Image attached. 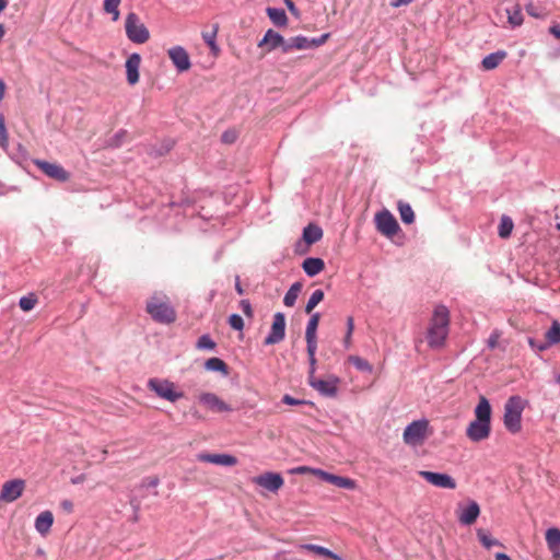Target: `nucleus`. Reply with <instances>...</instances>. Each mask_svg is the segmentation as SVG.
Here are the masks:
<instances>
[{"mask_svg":"<svg viewBox=\"0 0 560 560\" xmlns=\"http://www.w3.org/2000/svg\"><path fill=\"white\" fill-rule=\"evenodd\" d=\"M450 329V312L446 306L434 307L432 317L427 329L428 345L432 349L443 347Z\"/></svg>","mask_w":560,"mask_h":560,"instance_id":"f03ea898","label":"nucleus"},{"mask_svg":"<svg viewBox=\"0 0 560 560\" xmlns=\"http://www.w3.org/2000/svg\"><path fill=\"white\" fill-rule=\"evenodd\" d=\"M340 383L339 377L335 375H328L326 378H316L308 383L320 395L326 397H335L338 392V384Z\"/></svg>","mask_w":560,"mask_h":560,"instance_id":"2eb2a0df","label":"nucleus"},{"mask_svg":"<svg viewBox=\"0 0 560 560\" xmlns=\"http://www.w3.org/2000/svg\"><path fill=\"white\" fill-rule=\"evenodd\" d=\"M205 368L209 371L221 372L228 374V364L220 358H210L206 361Z\"/></svg>","mask_w":560,"mask_h":560,"instance_id":"f704fd0d","label":"nucleus"},{"mask_svg":"<svg viewBox=\"0 0 560 560\" xmlns=\"http://www.w3.org/2000/svg\"><path fill=\"white\" fill-rule=\"evenodd\" d=\"M546 339L548 346L560 342V324L558 322H553L551 327L547 330Z\"/></svg>","mask_w":560,"mask_h":560,"instance_id":"4c0bfd02","label":"nucleus"},{"mask_svg":"<svg viewBox=\"0 0 560 560\" xmlns=\"http://www.w3.org/2000/svg\"><path fill=\"white\" fill-rule=\"evenodd\" d=\"M480 514L479 504L476 501H470L467 506L463 508L458 514V522L462 525L469 526L476 522Z\"/></svg>","mask_w":560,"mask_h":560,"instance_id":"4be33fe9","label":"nucleus"},{"mask_svg":"<svg viewBox=\"0 0 560 560\" xmlns=\"http://www.w3.org/2000/svg\"><path fill=\"white\" fill-rule=\"evenodd\" d=\"M73 506V502L69 499H65L60 502V508L67 513H72Z\"/></svg>","mask_w":560,"mask_h":560,"instance_id":"864d4df0","label":"nucleus"},{"mask_svg":"<svg viewBox=\"0 0 560 560\" xmlns=\"http://www.w3.org/2000/svg\"><path fill=\"white\" fill-rule=\"evenodd\" d=\"M158 485H159L158 478H152L148 483L149 487H156Z\"/></svg>","mask_w":560,"mask_h":560,"instance_id":"774afa93","label":"nucleus"},{"mask_svg":"<svg viewBox=\"0 0 560 560\" xmlns=\"http://www.w3.org/2000/svg\"><path fill=\"white\" fill-rule=\"evenodd\" d=\"M267 14L277 26H285L288 23V18L283 9L267 8Z\"/></svg>","mask_w":560,"mask_h":560,"instance_id":"473e14b6","label":"nucleus"},{"mask_svg":"<svg viewBox=\"0 0 560 560\" xmlns=\"http://www.w3.org/2000/svg\"><path fill=\"white\" fill-rule=\"evenodd\" d=\"M302 291V283L301 282H294L290 289L287 291L284 298H283V304L288 307L294 306L299 294Z\"/></svg>","mask_w":560,"mask_h":560,"instance_id":"2f4dec72","label":"nucleus"},{"mask_svg":"<svg viewBox=\"0 0 560 560\" xmlns=\"http://www.w3.org/2000/svg\"><path fill=\"white\" fill-rule=\"evenodd\" d=\"M5 83L2 79H0V101L4 97L5 94Z\"/></svg>","mask_w":560,"mask_h":560,"instance_id":"e2e57ef3","label":"nucleus"},{"mask_svg":"<svg viewBox=\"0 0 560 560\" xmlns=\"http://www.w3.org/2000/svg\"><path fill=\"white\" fill-rule=\"evenodd\" d=\"M418 474L427 482L431 483L434 487H438L441 489H451V490L456 488L455 479L447 474L434 472V471H429V470H420Z\"/></svg>","mask_w":560,"mask_h":560,"instance_id":"9b49d317","label":"nucleus"},{"mask_svg":"<svg viewBox=\"0 0 560 560\" xmlns=\"http://www.w3.org/2000/svg\"><path fill=\"white\" fill-rule=\"evenodd\" d=\"M351 337H352V332L347 331L346 336L343 338V343H345L346 348L350 347V345H351Z\"/></svg>","mask_w":560,"mask_h":560,"instance_id":"680f3d73","label":"nucleus"},{"mask_svg":"<svg viewBox=\"0 0 560 560\" xmlns=\"http://www.w3.org/2000/svg\"><path fill=\"white\" fill-rule=\"evenodd\" d=\"M475 417L467 427L466 435L472 442H480L488 439L491 432V406L483 396L475 408Z\"/></svg>","mask_w":560,"mask_h":560,"instance_id":"f257e3e1","label":"nucleus"},{"mask_svg":"<svg viewBox=\"0 0 560 560\" xmlns=\"http://www.w3.org/2000/svg\"><path fill=\"white\" fill-rule=\"evenodd\" d=\"M310 360V371H308V383L316 380L315 377V365H316V358L315 354H313V358L308 355Z\"/></svg>","mask_w":560,"mask_h":560,"instance_id":"3c124183","label":"nucleus"},{"mask_svg":"<svg viewBox=\"0 0 560 560\" xmlns=\"http://www.w3.org/2000/svg\"><path fill=\"white\" fill-rule=\"evenodd\" d=\"M524 400L520 396H511L504 405L503 422L511 433H517L522 429V412Z\"/></svg>","mask_w":560,"mask_h":560,"instance_id":"20e7f679","label":"nucleus"},{"mask_svg":"<svg viewBox=\"0 0 560 560\" xmlns=\"http://www.w3.org/2000/svg\"><path fill=\"white\" fill-rule=\"evenodd\" d=\"M167 55L178 72H185L190 69V58L184 47L174 46L167 50Z\"/></svg>","mask_w":560,"mask_h":560,"instance_id":"f3484780","label":"nucleus"},{"mask_svg":"<svg viewBox=\"0 0 560 560\" xmlns=\"http://www.w3.org/2000/svg\"><path fill=\"white\" fill-rule=\"evenodd\" d=\"M235 290H236V292L240 295L244 294V290H243V288H242V285L240 283V278L238 277H236Z\"/></svg>","mask_w":560,"mask_h":560,"instance_id":"0e129e2a","label":"nucleus"},{"mask_svg":"<svg viewBox=\"0 0 560 560\" xmlns=\"http://www.w3.org/2000/svg\"><path fill=\"white\" fill-rule=\"evenodd\" d=\"M497 342H498V335H491L489 340H488V345L490 348H495L497 346Z\"/></svg>","mask_w":560,"mask_h":560,"instance_id":"052dcab7","label":"nucleus"},{"mask_svg":"<svg viewBox=\"0 0 560 560\" xmlns=\"http://www.w3.org/2000/svg\"><path fill=\"white\" fill-rule=\"evenodd\" d=\"M431 434L430 423L427 419L415 420L409 423L402 433L405 444L409 446H420Z\"/></svg>","mask_w":560,"mask_h":560,"instance_id":"39448f33","label":"nucleus"},{"mask_svg":"<svg viewBox=\"0 0 560 560\" xmlns=\"http://www.w3.org/2000/svg\"><path fill=\"white\" fill-rule=\"evenodd\" d=\"M228 322H229V325L235 330L242 331L244 328V320H243L242 316L238 314L230 315Z\"/></svg>","mask_w":560,"mask_h":560,"instance_id":"a18cd8bd","label":"nucleus"},{"mask_svg":"<svg viewBox=\"0 0 560 560\" xmlns=\"http://www.w3.org/2000/svg\"><path fill=\"white\" fill-rule=\"evenodd\" d=\"M171 148H172V143L168 142L165 147H163L162 150H160L158 152V155H163L164 153L168 152L171 150Z\"/></svg>","mask_w":560,"mask_h":560,"instance_id":"69168bd1","label":"nucleus"},{"mask_svg":"<svg viewBox=\"0 0 560 560\" xmlns=\"http://www.w3.org/2000/svg\"><path fill=\"white\" fill-rule=\"evenodd\" d=\"M198 459L221 466H234L237 464V458L229 454H199Z\"/></svg>","mask_w":560,"mask_h":560,"instance_id":"5701e85b","label":"nucleus"},{"mask_svg":"<svg viewBox=\"0 0 560 560\" xmlns=\"http://www.w3.org/2000/svg\"><path fill=\"white\" fill-rule=\"evenodd\" d=\"M319 319H320L319 313L312 314L311 318L308 319L306 330H305L306 350H307V354L312 358H313V354H315L316 350H317L316 331H317Z\"/></svg>","mask_w":560,"mask_h":560,"instance_id":"dca6fc26","label":"nucleus"},{"mask_svg":"<svg viewBox=\"0 0 560 560\" xmlns=\"http://www.w3.org/2000/svg\"><path fill=\"white\" fill-rule=\"evenodd\" d=\"M253 482L270 492H277L284 485V480L279 472L267 471L254 477Z\"/></svg>","mask_w":560,"mask_h":560,"instance_id":"ddd939ff","label":"nucleus"},{"mask_svg":"<svg viewBox=\"0 0 560 560\" xmlns=\"http://www.w3.org/2000/svg\"><path fill=\"white\" fill-rule=\"evenodd\" d=\"M36 303L37 298L34 293H30L25 296H22L19 301V305L24 312L32 311L35 307Z\"/></svg>","mask_w":560,"mask_h":560,"instance_id":"ea45409f","label":"nucleus"},{"mask_svg":"<svg viewBox=\"0 0 560 560\" xmlns=\"http://www.w3.org/2000/svg\"><path fill=\"white\" fill-rule=\"evenodd\" d=\"M376 230L384 236L392 238L400 230L396 218L387 209L377 212L374 218Z\"/></svg>","mask_w":560,"mask_h":560,"instance_id":"6e6552de","label":"nucleus"},{"mask_svg":"<svg viewBox=\"0 0 560 560\" xmlns=\"http://www.w3.org/2000/svg\"><path fill=\"white\" fill-rule=\"evenodd\" d=\"M323 237V230L315 224H308L303 230V240L307 244H314Z\"/></svg>","mask_w":560,"mask_h":560,"instance_id":"c85d7f7f","label":"nucleus"},{"mask_svg":"<svg viewBox=\"0 0 560 560\" xmlns=\"http://www.w3.org/2000/svg\"><path fill=\"white\" fill-rule=\"evenodd\" d=\"M54 524V515L50 511H44L35 520V529L45 536L50 532Z\"/></svg>","mask_w":560,"mask_h":560,"instance_id":"b1692460","label":"nucleus"},{"mask_svg":"<svg viewBox=\"0 0 560 560\" xmlns=\"http://www.w3.org/2000/svg\"><path fill=\"white\" fill-rule=\"evenodd\" d=\"M549 33L552 34L556 38L560 39V24H553L550 26Z\"/></svg>","mask_w":560,"mask_h":560,"instance_id":"4d7b16f0","label":"nucleus"},{"mask_svg":"<svg viewBox=\"0 0 560 560\" xmlns=\"http://www.w3.org/2000/svg\"><path fill=\"white\" fill-rule=\"evenodd\" d=\"M125 31L128 39L135 44H144L150 38L149 30L135 12L127 14Z\"/></svg>","mask_w":560,"mask_h":560,"instance_id":"0eeeda50","label":"nucleus"},{"mask_svg":"<svg viewBox=\"0 0 560 560\" xmlns=\"http://www.w3.org/2000/svg\"><path fill=\"white\" fill-rule=\"evenodd\" d=\"M398 211L400 214V219L404 223H406V224L413 223L415 212L409 203L399 201L398 202Z\"/></svg>","mask_w":560,"mask_h":560,"instance_id":"72a5a7b5","label":"nucleus"},{"mask_svg":"<svg viewBox=\"0 0 560 560\" xmlns=\"http://www.w3.org/2000/svg\"><path fill=\"white\" fill-rule=\"evenodd\" d=\"M505 57H506V52L503 50H499V51L489 54L481 61L482 68L485 70L495 69L503 61V59Z\"/></svg>","mask_w":560,"mask_h":560,"instance_id":"cd10ccee","label":"nucleus"},{"mask_svg":"<svg viewBox=\"0 0 560 560\" xmlns=\"http://www.w3.org/2000/svg\"><path fill=\"white\" fill-rule=\"evenodd\" d=\"M197 348L200 350H213L215 348V342L209 335H202L197 341Z\"/></svg>","mask_w":560,"mask_h":560,"instance_id":"79ce46f5","label":"nucleus"},{"mask_svg":"<svg viewBox=\"0 0 560 560\" xmlns=\"http://www.w3.org/2000/svg\"><path fill=\"white\" fill-rule=\"evenodd\" d=\"M497 560H512L508 555L499 552L495 555Z\"/></svg>","mask_w":560,"mask_h":560,"instance_id":"338daca9","label":"nucleus"},{"mask_svg":"<svg viewBox=\"0 0 560 560\" xmlns=\"http://www.w3.org/2000/svg\"><path fill=\"white\" fill-rule=\"evenodd\" d=\"M528 343L530 348L535 351H544L549 347L547 342L537 341L534 338H528Z\"/></svg>","mask_w":560,"mask_h":560,"instance_id":"de8ad7c7","label":"nucleus"},{"mask_svg":"<svg viewBox=\"0 0 560 560\" xmlns=\"http://www.w3.org/2000/svg\"><path fill=\"white\" fill-rule=\"evenodd\" d=\"M199 401L213 412L232 411V407L213 393H202L199 396Z\"/></svg>","mask_w":560,"mask_h":560,"instance_id":"6ab92c4d","label":"nucleus"},{"mask_svg":"<svg viewBox=\"0 0 560 560\" xmlns=\"http://www.w3.org/2000/svg\"><path fill=\"white\" fill-rule=\"evenodd\" d=\"M323 300H324V291L320 289L315 290L311 294V296L305 305V312L307 314H311L313 312V310L317 306V304H319Z\"/></svg>","mask_w":560,"mask_h":560,"instance_id":"e433bc0d","label":"nucleus"},{"mask_svg":"<svg viewBox=\"0 0 560 560\" xmlns=\"http://www.w3.org/2000/svg\"><path fill=\"white\" fill-rule=\"evenodd\" d=\"M141 65V56L138 52L131 54L126 60L127 82L135 85L139 82V68Z\"/></svg>","mask_w":560,"mask_h":560,"instance_id":"412c9836","label":"nucleus"},{"mask_svg":"<svg viewBox=\"0 0 560 560\" xmlns=\"http://www.w3.org/2000/svg\"><path fill=\"white\" fill-rule=\"evenodd\" d=\"M526 11H527V13H528L529 15H532V16H535V18H538V16H539L538 12L536 11L535 5H533V4H528V5L526 7Z\"/></svg>","mask_w":560,"mask_h":560,"instance_id":"13d9d810","label":"nucleus"},{"mask_svg":"<svg viewBox=\"0 0 560 560\" xmlns=\"http://www.w3.org/2000/svg\"><path fill=\"white\" fill-rule=\"evenodd\" d=\"M477 536L482 546L487 549L491 548L492 546L499 545V541L492 538L490 535H488L483 529H478Z\"/></svg>","mask_w":560,"mask_h":560,"instance_id":"a19ab883","label":"nucleus"},{"mask_svg":"<svg viewBox=\"0 0 560 560\" xmlns=\"http://www.w3.org/2000/svg\"><path fill=\"white\" fill-rule=\"evenodd\" d=\"M413 0H390L389 4L393 7V8H399V7H404V5H408L409 3H411Z\"/></svg>","mask_w":560,"mask_h":560,"instance_id":"5fc2aeb1","label":"nucleus"},{"mask_svg":"<svg viewBox=\"0 0 560 560\" xmlns=\"http://www.w3.org/2000/svg\"><path fill=\"white\" fill-rule=\"evenodd\" d=\"M145 311L154 322L160 324L168 325L176 320L175 308L170 299L161 292L154 293L147 301Z\"/></svg>","mask_w":560,"mask_h":560,"instance_id":"7ed1b4c3","label":"nucleus"},{"mask_svg":"<svg viewBox=\"0 0 560 560\" xmlns=\"http://www.w3.org/2000/svg\"><path fill=\"white\" fill-rule=\"evenodd\" d=\"M282 402L285 404V405H290V406H300V405H305L307 404L306 400H303V399H296L290 395H284L282 397Z\"/></svg>","mask_w":560,"mask_h":560,"instance_id":"09e8293b","label":"nucleus"},{"mask_svg":"<svg viewBox=\"0 0 560 560\" xmlns=\"http://www.w3.org/2000/svg\"><path fill=\"white\" fill-rule=\"evenodd\" d=\"M284 3L292 14H294V15L299 14V11L292 0H284Z\"/></svg>","mask_w":560,"mask_h":560,"instance_id":"6e6d98bb","label":"nucleus"},{"mask_svg":"<svg viewBox=\"0 0 560 560\" xmlns=\"http://www.w3.org/2000/svg\"><path fill=\"white\" fill-rule=\"evenodd\" d=\"M8 131L5 127L4 116L0 114V145L3 149L8 147Z\"/></svg>","mask_w":560,"mask_h":560,"instance_id":"c03bdc74","label":"nucleus"},{"mask_svg":"<svg viewBox=\"0 0 560 560\" xmlns=\"http://www.w3.org/2000/svg\"><path fill=\"white\" fill-rule=\"evenodd\" d=\"M25 489V481L22 479H12L5 481L0 491V500L3 502H14L18 500Z\"/></svg>","mask_w":560,"mask_h":560,"instance_id":"f8f14e48","label":"nucleus"},{"mask_svg":"<svg viewBox=\"0 0 560 560\" xmlns=\"http://www.w3.org/2000/svg\"><path fill=\"white\" fill-rule=\"evenodd\" d=\"M240 307L247 317L252 318L254 316V311L248 300H242L240 302Z\"/></svg>","mask_w":560,"mask_h":560,"instance_id":"49530a36","label":"nucleus"},{"mask_svg":"<svg viewBox=\"0 0 560 560\" xmlns=\"http://www.w3.org/2000/svg\"><path fill=\"white\" fill-rule=\"evenodd\" d=\"M353 330H354V320H353L352 316H349L347 318V331L353 332Z\"/></svg>","mask_w":560,"mask_h":560,"instance_id":"bf43d9fd","label":"nucleus"},{"mask_svg":"<svg viewBox=\"0 0 560 560\" xmlns=\"http://www.w3.org/2000/svg\"><path fill=\"white\" fill-rule=\"evenodd\" d=\"M299 548L301 550H307V551L314 552L315 555H318V556H322L325 558H330L332 560H343L337 553L332 552L331 550H329L323 546H318V545H314V544H303Z\"/></svg>","mask_w":560,"mask_h":560,"instance_id":"a878e982","label":"nucleus"},{"mask_svg":"<svg viewBox=\"0 0 560 560\" xmlns=\"http://www.w3.org/2000/svg\"><path fill=\"white\" fill-rule=\"evenodd\" d=\"M546 542L553 556H557L560 550V529L556 527L547 529Z\"/></svg>","mask_w":560,"mask_h":560,"instance_id":"bb28decb","label":"nucleus"},{"mask_svg":"<svg viewBox=\"0 0 560 560\" xmlns=\"http://www.w3.org/2000/svg\"><path fill=\"white\" fill-rule=\"evenodd\" d=\"M285 337V316L283 313L278 312L273 315L272 325L268 336L265 338L266 346L277 345Z\"/></svg>","mask_w":560,"mask_h":560,"instance_id":"9d476101","label":"nucleus"},{"mask_svg":"<svg viewBox=\"0 0 560 560\" xmlns=\"http://www.w3.org/2000/svg\"><path fill=\"white\" fill-rule=\"evenodd\" d=\"M288 44V40L283 38V36L273 30H268L261 40L258 43V47H266V51L270 52L277 48H281L282 52H284V47Z\"/></svg>","mask_w":560,"mask_h":560,"instance_id":"aec40b11","label":"nucleus"},{"mask_svg":"<svg viewBox=\"0 0 560 560\" xmlns=\"http://www.w3.org/2000/svg\"><path fill=\"white\" fill-rule=\"evenodd\" d=\"M508 21L512 27L521 26L523 23V14L518 4H513L505 9Z\"/></svg>","mask_w":560,"mask_h":560,"instance_id":"c756f323","label":"nucleus"},{"mask_svg":"<svg viewBox=\"0 0 560 560\" xmlns=\"http://www.w3.org/2000/svg\"><path fill=\"white\" fill-rule=\"evenodd\" d=\"M302 268L308 277H315L325 268V262L322 258L308 257L303 264Z\"/></svg>","mask_w":560,"mask_h":560,"instance_id":"393cba45","label":"nucleus"},{"mask_svg":"<svg viewBox=\"0 0 560 560\" xmlns=\"http://www.w3.org/2000/svg\"><path fill=\"white\" fill-rule=\"evenodd\" d=\"M34 164L48 177L58 182L65 183L70 178L69 172H67L61 165L57 163H50L43 160H35Z\"/></svg>","mask_w":560,"mask_h":560,"instance_id":"4468645a","label":"nucleus"},{"mask_svg":"<svg viewBox=\"0 0 560 560\" xmlns=\"http://www.w3.org/2000/svg\"><path fill=\"white\" fill-rule=\"evenodd\" d=\"M314 476L318 477L323 481H326L328 483H331V485H334L338 488H342V489L352 490L357 486L355 481L351 478L334 475V474L327 472L323 469L314 470Z\"/></svg>","mask_w":560,"mask_h":560,"instance_id":"a211bd4d","label":"nucleus"},{"mask_svg":"<svg viewBox=\"0 0 560 560\" xmlns=\"http://www.w3.org/2000/svg\"><path fill=\"white\" fill-rule=\"evenodd\" d=\"M349 360L360 371H366V372L372 371L371 364L365 359L353 355V357H350Z\"/></svg>","mask_w":560,"mask_h":560,"instance_id":"37998d69","label":"nucleus"},{"mask_svg":"<svg viewBox=\"0 0 560 560\" xmlns=\"http://www.w3.org/2000/svg\"><path fill=\"white\" fill-rule=\"evenodd\" d=\"M329 37V34H323L319 37L308 38L306 36H295L288 40L284 47V54L291 52L292 50H305L322 46Z\"/></svg>","mask_w":560,"mask_h":560,"instance_id":"1a4fd4ad","label":"nucleus"},{"mask_svg":"<svg viewBox=\"0 0 560 560\" xmlns=\"http://www.w3.org/2000/svg\"><path fill=\"white\" fill-rule=\"evenodd\" d=\"M221 139L224 143H233L236 140V132L232 130L225 131Z\"/></svg>","mask_w":560,"mask_h":560,"instance_id":"603ef678","label":"nucleus"},{"mask_svg":"<svg viewBox=\"0 0 560 560\" xmlns=\"http://www.w3.org/2000/svg\"><path fill=\"white\" fill-rule=\"evenodd\" d=\"M121 0H104V11L108 14H112V20L114 22L119 20V10L118 7Z\"/></svg>","mask_w":560,"mask_h":560,"instance_id":"58836bf2","label":"nucleus"},{"mask_svg":"<svg viewBox=\"0 0 560 560\" xmlns=\"http://www.w3.org/2000/svg\"><path fill=\"white\" fill-rule=\"evenodd\" d=\"M513 228L514 224L512 219L508 215H502L498 230L499 236L502 238H508L511 235Z\"/></svg>","mask_w":560,"mask_h":560,"instance_id":"c9c22d12","label":"nucleus"},{"mask_svg":"<svg viewBox=\"0 0 560 560\" xmlns=\"http://www.w3.org/2000/svg\"><path fill=\"white\" fill-rule=\"evenodd\" d=\"M314 470H320V469L319 468H311L308 466H299V467L291 469L290 472L299 474V475H304V474L311 472L314 475Z\"/></svg>","mask_w":560,"mask_h":560,"instance_id":"8fccbe9b","label":"nucleus"},{"mask_svg":"<svg viewBox=\"0 0 560 560\" xmlns=\"http://www.w3.org/2000/svg\"><path fill=\"white\" fill-rule=\"evenodd\" d=\"M147 386L151 392L155 393L158 397L171 402H175L184 397V393L177 390L176 385L166 378L152 377L148 381Z\"/></svg>","mask_w":560,"mask_h":560,"instance_id":"423d86ee","label":"nucleus"},{"mask_svg":"<svg viewBox=\"0 0 560 560\" xmlns=\"http://www.w3.org/2000/svg\"><path fill=\"white\" fill-rule=\"evenodd\" d=\"M219 31V25L214 24L211 31L202 32V39L210 47L211 51L217 55L220 51L219 46L217 45V34Z\"/></svg>","mask_w":560,"mask_h":560,"instance_id":"7c9ffc66","label":"nucleus"}]
</instances>
